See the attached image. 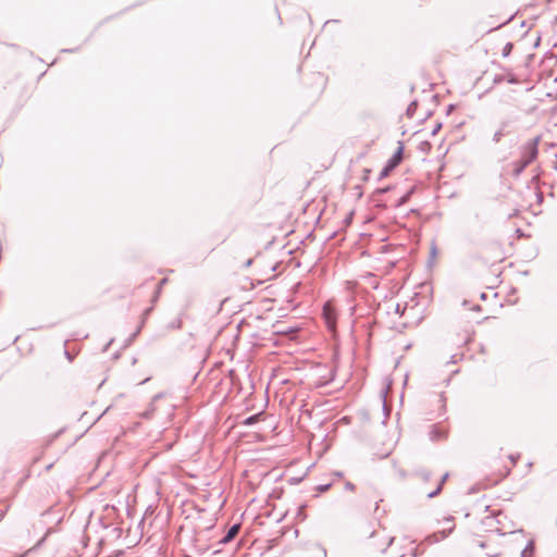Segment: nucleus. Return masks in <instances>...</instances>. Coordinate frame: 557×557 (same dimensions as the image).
I'll return each instance as SVG.
<instances>
[{"label": "nucleus", "instance_id": "nucleus-2", "mask_svg": "<svg viewBox=\"0 0 557 557\" xmlns=\"http://www.w3.org/2000/svg\"><path fill=\"white\" fill-rule=\"evenodd\" d=\"M404 145L401 141H398V147L393 154V157L387 161V164L384 166V169L380 173V177L384 178L389 175V173L401 162L403 154H404Z\"/></svg>", "mask_w": 557, "mask_h": 557}, {"label": "nucleus", "instance_id": "nucleus-7", "mask_svg": "<svg viewBox=\"0 0 557 557\" xmlns=\"http://www.w3.org/2000/svg\"><path fill=\"white\" fill-rule=\"evenodd\" d=\"M531 150H532V157H534L536 154L535 144L531 146Z\"/></svg>", "mask_w": 557, "mask_h": 557}, {"label": "nucleus", "instance_id": "nucleus-9", "mask_svg": "<svg viewBox=\"0 0 557 557\" xmlns=\"http://www.w3.org/2000/svg\"><path fill=\"white\" fill-rule=\"evenodd\" d=\"M440 127H441V125L438 124L437 127L434 128L433 134H435Z\"/></svg>", "mask_w": 557, "mask_h": 557}, {"label": "nucleus", "instance_id": "nucleus-6", "mask_svg": "<svg viewBox=\"0 0 557 557\" xmlns=\"http://www.w3.org/2000/svg\"><path fill=\"white\" fill-rule=\"evenodd\" d=\"M512 49V44L508 42L505 47H504V50H503V55L504 57H507L510 51Z\"/></svg>", "mask_w": 557, "mask_h": 557}, {"label": "nucleus", "instance_id": "nucleus-4", "mask_svg": "<svg viewBox=\"0 0 557 557\" xmlns=\"http://www.w3.org/2000/svg\"><path fill=\"white\" fill-rule=\"evenodd\" d=\"M448 434V429L442 424H433L430 429V440L432 442H438L445 440Z\"/></svg>", "mask_w": 557, "mask_h": 557}, {"label": "nucleus", "instance_id": "nucleus-3", "mask_svg": "<svg viewBox=\"0 0 557 557\" xmlns=\"http://www.w3.org/2000/svg\"><path fill=\"white\" fill-rule=\"evenodd\" d=\"M323 318L330 330H334L336 325V312L332 302L327 301L323 307Z\"/></svg>", "mask_w": 557, "mask_h": 557}, {"label": "nucleus", "instance_id": "nucleus-1", "mask_svg": "<svg viewBox=\"0 0 557 557\" xmlns=\"http://www.w3.org/2000/svg\"><path fill=\"white\" fill-rule=\"evenodd\" d=\"M431 476H433V473L428 470H423L419 473V478L421 480V491L424 494H426L429 497H434L441 492L442 486L447 478V474L441 473V474L436 475V478L434 480L433 488L428 486V482L430 481Z\"/></svg>", "mask_w": 557, "mask_h": 557}, {"label": "nucleus", "instance_id": "nucleus-5", "mask_svg": "<svg viewBox=\"0 0 557 557\" xmlns=\"http://www.w3.org/2000/svg\"><path fill=\"white\" fill-rule=\"evenodd\" d=\"M238 531H239L238 524L231 527V529L227 531V534L224 536L223 542L224 543L231 542L237 535Z\"/></svg>", "mask_w": 557, "mask_h": 557}, {"label": "nucleus", "instance_id": "nucleus-8", "mask_svg": "<svg viewBox=\"0 0 557 557\" xmlns=\"http://www.w3.org/2000/svg\"><path fill=\"white\" fill-rule=\"evenodd\" d=\"M510 459L512 461V465H516V462L518 460V456L517 457L510 456Z\"/></svg>", "mask_w": 557, "mask_h": 557}]
</instances>
